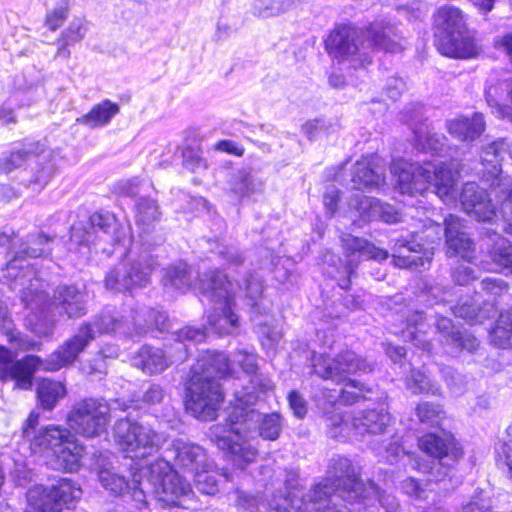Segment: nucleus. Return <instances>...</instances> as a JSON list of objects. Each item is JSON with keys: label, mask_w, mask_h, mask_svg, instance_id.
<instances>
[{"label": "nucleus", "mask_w": 512, "mask_h": 512, "mask_svg": "<svg viewBox=\"0 0 512 512\" xmlns=\"http://www.w3.org/2000/svg\"><path fill=\"white\" fill-rule=\"evenodd\" d=\"M273 388L269 377L252 378L248 385L235 390L225 423L211 428L212 440L240 470L246 469L257 456V449L247 439L249 433L255 432L266 441H276L282 434L285 419L281 413H261L255 408L266 400Z\"/></svg>", "instance_id": "obj_1"}, {"label": "nucleus", "mask_w": 512, "mask_h": 512, "mask_svg": "<svg viewBox=\"0 0 512 512\" xmlns=\"http://www.w3.org/2000/svg\"><path fill=\"white\" fill-rule=\"evenodd\" d=\"M309 363L315 375L345 385L339 392V403L353 405L363 401L376 405L368 406L354 415L352 429L355 436L381 435L387 431L391 416L382 402L383 393L375 384L352 378L371 374L375 369V362L352 350H345L334 357L313 351Z\"/></svg>", "instance_id": "obj_2"}, {"label": "nucleus", "mask_w": 512, "mask_h": 512, "mask_svg": "<svg viewBox=\"0 0 512 512\" xmlns=\"http://www.w3.org/2000/svg\"><path fill=\"white\" fill-rule=\"evenodd\" d=\"M132 480L113 469L98 464L97 476L101 486L115 497L146 512L149 509L148 495L153 493L163 507L190 509L194 492L191 484L176 472L164 459L141 465L129 464Z\"/></svg>", "instance_id": "obj_3"}, {"label": "nucleus", "mask_w": 512, "mask_h": 512, "mask_svg": "<svg viewBox=\"0 0 512 512\" xmlns=\"http://www.w3.org/2000/svg\"><path fill=\"white\" fill-rule=\"evenodd\" d=\"M132 209L135 223L140 229L142 251L136 258L131 257L130 251L128 262L119 264L106 274L105 287L115 292H129L149 283L152 271L158 266V260L151 251L166 240L165 235L156 230V223L162 215L157 200L147 195L140 196Z\"/></svg>", "instance_id": "obj_4"}, {"label": "nucleus", "mask_w": 512, "mask_h": 512, "mask_svg": "<svg viewBox=\"0 0 512 512\" xmlns=\"http://www.w3.org/2000/svg\"><path fill=\"white\" fill-rule=\"evenodd\" d=\"M341 242L348 260L344 262L340 258L332 257L333 265L325 271L327 276L335 280L339 288V291L333 294L325 307L326 315L334 319L346 317L351 312L364 309L365 292L361 289L351 288V279L358 266L355 260L382 262L390 256L388 250L375 246L374 243L363 237L344 234L341 237Z\"/></svg>", "instance_id": "obj_5"}, {"label": "nucleus", "mask_w": 512, "mask_h": 512, "mask_svg": "<svg viewBox=\"0 0 512 512\" xmlns=\"http://www.w3.org/2000/svg\"><path fill=\"white\" fill-rule=\"evenodd\" d=\"M53 243V237L36 231L21 239L17 248L12 249V245L10 246V258L1 271L10 289L17 293L23 305L39 307L48 301L46 282L39 277L31 260L50 256Z\"/></svg>", "instance_id": "obj_6"}, {"label": "nucleus", "mask_w": 512, "mask_h": 512, "mask_svg": "<svg viewBox=\"0 0 512 512\" xmlns=\"http://www.w3.org/2000/svg\"><path fill=\"white\" fill-rule=\"evenodd\" d=\"M324 45L327 54L339 64L359 60L362 66L372 62L368 50L397 53L403 49L396 28L382 20L364 29L352 23L336 24Z\"/></svg>", "instance_id": "obj_7"}, {"label": "nucleus", "mask_w": 512, "mask_h": 512, "mask_svg": "<svg viewBox=\"0 0 512 512\" xmlns=\"http://www.w3.org/2000/svg\"><path fill=\"white\" fill-rule=\"evenodd\" d=\"M231 374L232 364L225 352L207 351L191 368L186 381V411L201 421L214 420L224 400L220 380Z\"/></svg>", "instance_id": "obj_8"}, {"label": "nucleus", "mask_w": 512, "mask_h": 512, "mask_svg": "<svg viewBox=\"0 0 512 512\" xmlns=\"http://www.w3.org/2000/svg\"><path fill=\"white\" fill-rule=\"evenodd\" d=\"M39 413L32 411L22 426L23 445L32 455L49 458L55 470L76 472L81 467L84 446L71 432L59 425H47L37 429Z\"/></svg>", "instance_id": "obj_9"}, {"label": "nucleus", "mask_w": 512, "mask_h": 512, "mask_svg": "<svg viewBox=\"0 0 512 512\" xmlns=\"http://www.w3.org/2000/svg\"><path fill=\"white\" fill-rule=\"evenodd\" d=\"M512 151L504 139L482 149V223L493 221L498 213L512 220V177L503 175L501 163Z\"/></svg>", "instance_id": "obj_10"}, {"label": "nucleus", "mask_w": 512, "mask_h": 512, "mask_svg": "<svg viewBox=\"0 0 512 512\" xmlns=\"http://www.w3.org/2000/svg\"><path fill=\"white\" fill-rule=\"evenodd\" d=\"M131 323L121 311L114 306H105L91 321H83L77 331L52 352V369H61L74 364L80 354L95 340L99 334H114L120 337L133 336Z\"/></svg>", "instance_id": "obj_11"}, {"label": "nucleus", "mask_w": 512, "mask_h": 512, "mask_svg": "<svg viewBox=\"0 0 512 512\" xmlns=\"http://www.w3.org/2000/svg\"><path fill=\"white\" fill-rule=\"evenodd\" d=\"M68 250L83 255L94 251L107 257L119 252V258L127 256L121 244L119 225L116 217L109 211H96L87 223L78 222L70 228Z\"/></svg>", "instance_id": "obj_12"}, {"label": "nucleus", "mask_w": 512, "mask_h": 512, "mask_svg": "<svg viewBox=\"0 0 512 512\" xmlns=\"http://www.w3.org/2000/svg\"><path fill=\"white\" fill-rule=\"evenodd\" d=\"M428 326L435 327L444 349L453 357L463 352L473 353L479 347V341L474 335L456 326L450 317L442 315L435 308L417 312L414 315L413 324H409L405 331V337L409 338L414 345L426 349L429 346L426 338Z\"/></svg>", "instance_id": "obj_13"}, {"label": "nucleus", "mask_w": 512, "mask_h": 512, "mask_svg": "<svg viewBox=\"0 0 512 512\" xmlns=\"http://www.w3.org/2000/svg\"><path fill=\"white\" fill-rule=\"evenodd\" d=\"M208 333L207 327L185 326L171 332L165 338L164 348L143 345L135 357L133 365L148 374H158L174 363L186 361L190 355V345L203 342Z\"/></svg>", "instance_id": "obj_14"}, {"label": "nucleus", "mask_w": 512, "mask_h": 512, "mask_svg": "<svg viewBox=\"0 0 512 512\" xmlns=\"http://www.w3.org/2000/svg\"><path fill=\"white\" fill-rule=\"evenodd\" d=\"M199 290L213 304L207 316L209 329L219 335L235 331L239 327V316L235 312L233 284L228 276L217 268L211 269L199 277Z\"/></svg>", "instance_id": "obj_15"}, {"label": "nucleus", "mask_w": 512, "mask_h": 512, "mask_svg": "<svg viewBox=\"0 0 512 512\" xmlns=\"http://www.w3.org/2000/svg\"><path fill=\"white\" fill-rule=\"evenodd\" d=\"M433 20L435 46L442 55L468 59L477 54L474 35L459 8L441 6L434 13Z\"/></svg>", "instance_id": "obj_16"}, {"label": "nucleus", "mask_w": 512, "mask_h": 512, "mask_svg": "<svg viewBox=\"0 0 512 512\" xmlns=\"http://www.w3.org/2000/svg\"><path fill=\"white\" fill-rule=\"evenodd\" d=\"M338 488L330 478L315 481L308 489L293 488L274 496L268 512H334L340 507Z\"/></svg>", "instance_id": "obj_17"}, {"label": "nucleus", "mask_w": 512, "mask_h": 512, "mask_svg": "<svg viewBox=\"0 0 512 512\" xmlns=\"http://www.w3.org/2000/svg\"><path fill=\"white\" fill-rule=\"evenodd\" d=\"M34 160L35 166L31 168V176L28 179L22 178L21 184L33 191L40 192L56 171L50 153L45 151L44 144L40 141L25 139L19 144V147L2 152L0 173L7 175Z\"/></svg>", "instance_id": "obj_18"}, {"label": "nucleus", "mask_w": 512, "mask_h": 512, "mask_svg": "<svg viewBox=\"0 0 512 512\" xmlns=\"http://www.w3.org/2000/svg\"><path fill=\"white\" fill-rule=\"evenodd\" d=\"M418 445L421 451L432 458L431 480L439 485L444 492H451L461 483L455 467L462 457V449L456 445L452 434L442 437L436 433H427L419 438Z\"/></svg>", "instance_id": "obj_19"}, {"label": "nucleus", "mask_w": 512, "mask_h": 512, "mask_svg": "<svg viewBox=\"0 0 512 512\" xmlns=\"http://www.w3.org/2000/svg\"><path fill=\"white\" fill-rule=\"evenodd\" d=\"M47 294H49L46 291ZM48 301L43 306L25 308L38 313L37 321L32 331L40 337H50L54 334L56 323L48 313L51 310L68 318H79L87 313V300L85 292L77 284H59L53 291V296L48 295Z\"/></svg>", "instance_id": "obj_20"}, {"label": "nucleus", "mask_w": 512, "mask_h": 512, "mask_svg": "<svg viewBox=\"0 0 512 512\" xmlns=\"http://www.w3.org/2000/svg\"><path fill=\"white\" fill-rule=\"evenodd\" d=\"M128 404L121 399L85 398L77 402L68 414V423L85 438L100 437L107 433L110 412L126 411Z\"/></svg>", "instance_id": "obj_21"}, {"label": "nucleus", "mask_w": 512, "mask_h": 512, "mask_svg": "<svg viewBox=\"0 0 512 512\" xmlns=\"http://www.w3.org/2000/svg\"><path fill=\"white\" fill-rule=\"evenodd\" d=\"M412 165L411 172L402 171L399 175L400 188L403 193L414 195L423 193L433 185L438 194L450 196L455 190L456 181L453 171L436 158L422 160Z\"/></svg>", "instance_id": "obj_22"}, {"label": "nucleus", "mask_w": 512, "mask_h": 512, "mask_svg": "<svg viewBox=\"0 0 512 512\" xmlns=\"http://www.w3.org/2000/svg\"><path fill=\"white\" fill-rule=\"evenodd\" d=\"M116 444L132 463L150 464L149 457L157 451L155 432L130 415L118 419L113 426ZM154 461H151L153 463Z\"/></svg>", "instance_id": "obj_23"}, {"label": "nucleus", "mask_w": 512, "mask_h": 512, "mask_svg": "<svg viewBox=\"0 0 512 512\" xmlns=\"http://www.w3.org/2000/svg\"><path fill=\"white\" fill-rule=\"evenodd\" d=\"M445 246L447 257H460L463 260V263L452 268L451 276L455 284L465 286L475 281L477 277L475 270L471 267V260L475 258V243L467 233L461 230L458 221L446 220Z\"/></svg>", "instance_id": "obj_24"}, {"label": "nucleus", "mask_w": 512, "mask_h": 512, "mask_svg": "<svg viewBox=\"0 0 512 512\" xmlns=\"http://www.w3.org/2000/svg\"><path fill=\"white\" fill-rule=\"evenodd\" d=\"M51 359L52 353L46 359H42L38 355L28 354L16 360L7 347L0 345V377L13 380L15 385L21 389H31L36 371L55 372L59 370L51 368L53 366Z\"/></svg>", "instance_id": "obj_25"}, {"label": "nucleus", "mask_w": 512, "mask_h": 512, "mask_svg": "<svg viewBox=\"0 0 512 512\" xmlns=\"http://www.w3.org/2000/svg\"><path fill=\"white\" fill-rule=\"evenodd\" d=\"M82 495V490L69 478H59L55 483L39 485L29 490L28 499L42 512H62L71 509Z\"/></svg>", "instance_id": "obj_26"}, {"label": "nucleus", "mask_w": 512, "mask_h": 512, "mask_svg": "<svg viewBox=\"0 0 512 512\" xmlns=\"http://www.w3.org/2000/svg\"><path fill=\"white\" fill-rule=\"evenodd\" d=\"M338 488L341 501L355 505V499L363 493L366 486L353 460L347 456L334 455L327 466V476Z\"/></svg>", "instance_id": "obj_27"}, {"label": "nucleus", "mask_w": 512, "mask_h": 512, "mask_svg": "<svg viewBox=\"0 0 512 512\" xmlns=\"http://www.w3.org/2000/svg\"><path fill=\"white\" fill-rule=\"evenodd\" d=\"M390 243L392 262L396 267L418 269L431 261L428 247L418 232L391 238Z\"/></svg>", "instance_id": "obj_28"}, {"label": "nucleus", "mask_w": 512, "mask_h": 512, "mask_svg": "<svg viewBox=\"0 0 512 512\" xmlns=\"http://www.w3.org/2000/svg\"><path fill=\"white\" fill-rule=\"evenodd\" d=\"M349 207L357 213L363 222L381 221L394 224L401 218L394 206L363 194H353L349 200Z\"/></svg>", "instance_id": "obj_29"}, {"label": "nucleus", "mask_w": 512, "mask_h": 512, "mask_svg": "<svg viewBox=\"0 0 512 512\" xmlns=\"http://www.w3.org/2000/svg\"><path fill=\"white\" fill-rule=\"evenodd\" d=\"M229 187L231 192L245 203L258 201L264 193L265 184L251 169H240L232 173Z\"/></svg>", "instance_id": "obj_30"}, {"label": "nucleus", "mask_w": 512, "mask_h": 512, "mask_svg": "<svg viewBox=\"0 0 512 512\" xmlns=\"http://www.w3.org/2000/svg\"><path fill=\"white\" fill-rule=\"evenodd\" d=\"M169 329V318L165 311L144 307L135 311L133 316V334L143 336L150 334L159 338Z\"/></svg>", "instance_id": "obj_31"}, {"label": "nucleus", "mask_w": 512, "mask_h": 512, "mask_svg": "<svg viewBox=\"0 0 512 512\" xmlns=\"http://www.w3.org/2000/svg\"><path fill=\"white\" fill-rule=\"evenodd\" d=\"M379 505L385 512H398L399 502L397 498L387 493L379 487L373 480H368L363 489V493L359 494V499H355L354 511H366Z\"/></svg>", "instance_id": "obj_32"}, {"label": "nucleus", "mask_w": 512, "mask_h": 512, "mask_svg": "<svg viewBox=\"0 0 512 512\" xmlns=\"http://www.w3.org/2000/svg\"><path fill=\"white\" fill-rule=\"evenodd\" d=\"M195 279L192 267L186 261L179 260L162 270L161 283L167 292L184 294L192 287Z\"/></svg>", "instance_id": "obj_33"}, {"label": "nucleus", "mask_w": 512, "mask_h": 512, "mask_svg": "<svg viewBox=\"0 0 512 512\" xmlns=\"http://www.w3.org/2000/svg\"><path fill=\"white\" fill-rule=\"evenodd\" d=\"M175 446V464L193 476L204 467H209L205 450L198 444L177 442Z\"/></svg>", "instance_id": "obj_34"}, {"label": "nucleus", "mask_w": 512, "mask_h": 512, "mask_svg": "<svg viewBox=\"0 0 512 512\" xmlns=\"http://www.w3.org/2000/svg\"><path fill=\"white\" fill-rule=\"evenodd\" d=\"M486 240L489 248L488 257L499 268L509 269L512 272V245L497 233L490 234V230L482 227V241Z\"/></svg>", "instance_id": "obj_35"}, {"label": "nucleus", "mask_w": 512, "mask_h": 512, "mask_svg": "<svg viewBox=\"0 0 512 512\" xmlns=\"http://www.w3.org/2000/svg\"><path fill=\"white\" fill-rule=\"evenodd\" d=\"M244 290L247 305L250 306L252 320L265 316L269 313L270 307L263 298V281L254 272H249L244 278Z\"/></svg>", "instance_id": "obj_36"}, {"label": "nucleus", "mask_w": 512, "mask_h": 512, "mask_svg": "<svg viewBox=\"0 0 512 512\" xmlns=\"http://www.w3.org/2000/svg\"><path fill=\"white\" fill-rule=\"evenodd\" d=\"M120 112L118 103L110 99H104L94 105L92 109L77 119L82 125L90 129L107 126L111 120Z\"/></svg>", "instance_id": "obj_37"}, {"label": "nucleus", "mask_w": 512, "mask_h": 512, "mask_svg": "<svg viewBox=\"0 0 512 512\" xmlns=\"http://www.w3.org/2000/svg\"><path fill=\"white\" fill-rule=\"evenodd\" d=\"M0 331L7 336L8 342L19 351L41 350V342L14 329V324L8 315V311L3 308H0Z\"/></svg>", "instance_id": "obj_38"}, {"label": "nucleus", "mask_w": 512, "mask_h": 512, "mask_svg": "<svg viewBox=\"0 0 512 512\" xmlns=\"http://www.w3.org/2000/svg\"><path fill=\"white\" fill-rule=\"evenodd\" d=\"M351 179L348 188L351 190H371L379 187L383 178L366 161H357L351 169Z\"/></svg>", "instance_id": "obj_39"}, {"label": "nucleus", "mask_w": 512, "mask_h": 512, "mask_svg": "<svg viewBox=\"0 0 512 512\" xmlns=\"http://www.w3.org/2000/svg\"><path fill=\"white\" fill-rule=\"evenodd\" d=\"M87 27L81 19H74L69 26L64 29L60 37L56 40V56L62 59H68L71 55L70 46L79 43L86 35Z\"/></svg>", "instance_id": "obj_40"}, {"label": "nucleus", "mask_w": 512, "mask_h": 512, "mask_svg": "<svg viewBox=\"0 0 512 512\" xmlns=\"http://www.w3.org/2000/svg\"><path fill=\"white\" fill-rule=\"evenodd\" d=\"M66 395L65 386L57 381L44 379L36 389L38 404L44 410L51 411L60 399Z\"/></svg>", "instance_id": "obj_41"}, {"label": "nucleus", "mask_w": 512, "mask_h": 512, "mask_svg": "<svg viewBox=\"0 0 512 512\" xmlns=\"http://www.w3.org/2000/svg\"><path fill=\"white\" fill-rule=\"evenodd\" d=\"M478 116L479 113L475 112L473 120L467 117L447 120L446 128L448 133L460 141H469L480 137V123L477 121Z\"/></svg>", "instance_id": "obj_42"}, {"label": "nucleus", "mask_w": 512, "mask_h": 512, "mask_svg": "<svg viewBox=\"0 0 512 512\" xmlns=\"http://www.w3.org/2000/svg\"><path fill=\"white\" fill-rule=\"evenodd\" d=\"M414 145L417 150L429 153L431 156H438L447 146V138L443 134L421 129L414 130Z\"/></svg>", "instance_id": "obj_43"}, {"label": "nucleus", "mask_w": 512, "mask_h": 512, "mask_svg": "<svg viewBox=\"0 0 512 512\" xmlns=\"http://www.w3.org/2000/svg\"><path fill=\"white\" fill-rule=\"evenodd\" d=\"M503 292H507V285L503 280L490 277L482 279V298H484V293L489 295V298L484 299L482 303V318H489L491 312H493L492 316L498 312L495 307L496 298L500 297Z\"/></svg>", "instance_id": "obj_44"}, {"label": "nucleus", "mask_w": 512, "mask_h": 512, "mask_svg": "<svg viewBox=\"0 0 512 512\" xmlns=\"http://www.w3.org/2000/svg\"><path fill=\"white\" fill-rule=\"evenodd\" d=\"M148 187L147 183L139 180L138 177H134L131 179H123L115 183L113 187V193H115L121 203H135V200L143 196L142 192L145 188Z\"/></svg>", "instance_id": "obj_45"}, {"label": "nucleus", "mask_w": 512, "mask_h": 512, "mask_svg": "<svg viewBox=\"0 0 512 512\" xmlns=\"http://www.w3.org/2000/svg\"><path fill=\"white\" fill-rule=\"evenodd\" d=\"M211 246L210 252L216 255L222 262V265L229 269H236L244 263V256L242 252L233 246H227L217 241L207 240Z\"/></svg>", "instance_id": "obj_46"}, {"label": "nucleus", "mask_w": 512, "mask_h": 512, "mask_svg": "<svg viewBox=\"0 0 512 512\" xmlns=\"http://www.w3.org/2000/svg\"><path fill=\"white\" fill-rule=\"evenodd\" d=\"M460 201L464 210L468 214H473L474 219L480 222V186L476 182L464 184Z\"/></svg>", "instance_id": "obj_47"}, {"label": "nucleus", "mask_w": 512, "mask_h": 512, "mask_svg": "<svg viewBox=\"0 0 512 512\" xmlns=\"http://www.w3.org/2000/svg\"><path fill=\"white\" fill-rule=\"evenodd\" d=\"M406 387L414 394H432L439 392V387L421 370L413 369L406 378Z\"/></svg>", "instance_id": "obj_48"}, {"label": "nucleus", "mask_w": 512, "mask_h": 512, "mask_svg": "<svg viewBox=\"0 0 512 512\" xmlns=\"http://www.w3.org/2000/svg\"><path fill=\"white\" fill-rule=\"evenodd\" d=\"M486 101L490 106H505L509 100L512 105V78L505 79L499 85H489L486 89Z\"/></svg>", "instance_id": "obj_49"}, {"label": "nucleus", "mask_w": 512, "mask_h": 512, "mask_svg": "<svg viewBox=\"0 0 512 512\" xmlns=\"http://www.w3.org/2000/svg\"><path fill=\"white\" fill-rule=\"evenodd\" d=\"M496 462L502 472L512 480V426L506 430V437L496 447Z\"/></svg>", "instance_id": "obj_50"}, {"label": "nucleus", "mask_w": 512, "mask_h": 512, "mask_svg": "<svg viewBox=\"0 0 512 512\" xmlns=\"http://www.w3.org/2000/svg\"><path fill=\"white\" fill-rule=\"evenodd\" d=\"M444 414L442 406L433 402H422L416 408V415L420 422L431 427L438 426Z\"/></svg>", "instance_id": "obj_51"}, {"label": "nucleus", "mask_w": 512, "mask_h": 512, "mask_svg": "<svg viewBox=\"0 0 512 512\" xmlns=\"http://www.w3.org/2000/svg\"><path fill=\"white\" fill-rule=\"evenodd\" d=\"M70 0H57L55 6L47 10L45 15V26L50 31H56L67 20L69 15Z\"/></svg>", "instance_id": "obj_52"}, {"label": "nucleus", "mask_w": 512, "mask_h": 512, "mask_svg": "<svg viewBox=\"0 0 512 512\" xmlns=\"http://www.w3.org/2000/svg\"><path fill=\"white\" fill-rule=\"evenodd\" d=\"M182 165L185 169L196 173L207 168V162L202 157L200 148L191 145H185L181 148Z\"/></svg>", "instance_id": "obj_53"}, {"label": "nucleus", "mask_w": 512, "mask_h": 512, "mask_svg": "<svg viewBox=\"0 0 512 512\" xmlns=\"http://www.w3.org/2000/svg\"><path fill=\"white\" fill-rule=\"evenodd\" d=\"M193 481L199 492L206 495H215L219 491L218 479L215 473L204 467L193 475Z\"/></svg>", "instance_id": "obj_54"}, {"label": "nucleus", "mask_w": 512, "mask_h": 512, "mask_svg": "<svg viewBox=\"0 0 512 512\" xmlns=\"http://www.w3.org/2000/svg\"><path fill=\"white\" fill-rule=\"evenodd\" d=\"M442 374L444 381L452 394L461 395L465 392L467 385L465 376L451 367L443 369Z\"/></svg>", "instance_id": "obj_55"}, {"label": "nucleus", "mask_w": 512, "mask_h": 512, "mask_svg": "<svg viewBox=\"0 0 512 512\" xmlns=\"http://www.w3.org/2000/svg\"><path fill=\"white\" fill-rule=\"evenodd\" d=\"M452 314L457 318L464 319L470 325L479 323L480 306L465 301L454 307H450Z\"/></svg>", "instance_id": "obj_56"}, {"label": "nucleus", "mask_w": 512, "mask_h": 512, "mask_svg": "<svg viewBox=\"0 0 512 512\" xmlns=\"http://www.w3.org/2000/svg\"><path fill=\"white\" fill-rule=\"evenodd\" d=\"M489 341L498 348L512 346V328L503 325H495L489 330Z\"/></svg>", "instance_id": "obj_57"}, {"label": "nucleus", "mask_w": 512, "mask_h": 512, "mask_svg": "<svg viewBox=\"0 0 512 512\" xmlns=\"http://www.w3.org/2000/svg\"><path fill=\"white\" fill-rule=\"evenodd\" d=\"M287 401L295 417L303 419L306 416L307 401L298 390H291L287 395Z\"/></svg>", "instance_id": "obj_58"}, {"label": "nucleus", "mask_w": 512, "mask_h": 512, "mask_svg": "<svg viewBox=\"0 0 512 512\" xmlns=\"http://www.w3.org/2000/svg\"><path fill=\"white\" fill-rule=\"evenodd\" d=\"M341 192L334 185H330L326 187L325 193L323 195V204L326 209V213L330 216H333L338 210V204L341 199Z\"/></svg>", "instance_id": "obj_59"}, {"label": "nucleus", "mask_w": 512, "mask_h": 512, "mask_svg": "<svg viewBox=\"0 0 512 512\" xmlns=\"http://www.w3.org/2000/svg\"><path fill=\"white\" fill-rule=\"evenodd\" d=\"M239 357L240 358L238 359V362H239L240 366L242 367L243 371L245 373L251 375L250 379L246 385H248L250 383V381L252 380V378H254L256 376L266 377L263 374L257 373L258 364H257V357L255 354L249 353V352H244V353H240Z\"/></svg>", "instance_id": "obj_60"}, {"label": "nucleus", "mask_w": 512, "mask_h": 512, "mask_svg": "<svg viewBox=\"0 0 512 512\" xmlns=\"http://www.w3.org/2000/svg\"><path fill=\"white\" fill-rule=\"evenodd\" d=\"M165 397V391L159 384H149L148 388L142 394V402L145 405L151 406L159 404Z\"/></svg>", "instance_id": "obj_61"}, {"label": "nucleus", "mask_w": 512, "mask_h": 512, "mask_svg": "<svg viewBox=\"0 0 512 512\" xmlns=\"http://www.w3.org/2000/svg\"><path fill=\"white\" fill-rule=\"evenodd\" d=\"M406 452L401 444L398 442H390L384 447L382 458L390 465L397 464L404 456Z\"/></svg>", "instance_id": "obj_62"}, {"label": "nucleus", "mask_w": 512, "mask_h": 512, "mask_svg": "<svg viewBox=\"0 0 512 512\" xmlns=\"http://www.w3.org/2000/svg\"><path fill=\"white\" fill-rule=\"evenodd\" d=\"M302 131L310 141L317 140L321 136V134L325 133L324 120L317 118L307 121L303 125Z\"/></svg>", "instance_id": "obj_63"}, {"label": "nucleus", "mask_w": 512, "mask_h": 512, "mask_svg": "<svg viewBox=\"0 0 512 512\" xmlns=\"http://www.w3.org/2000/svg\"><path fill=\"white\" fill-rule=\"evenodd\" d=\"M401 489L406 495L415 497L417 499L422 498V495L425 492L421 483L413 477H408L405 479L401 483Z\"/></svg>", "instance_id": "obj_64"}]
</instances>
